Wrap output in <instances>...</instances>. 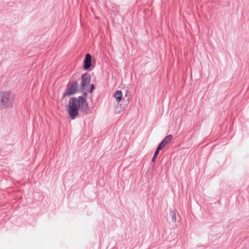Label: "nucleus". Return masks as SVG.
<instances>
[{
    "label": "nucleus",
    "instance_id": "obj_7",
    "mask_svg": "<svg viewBox=\"0 0 249 249\" xmlns=\"http://www.w3.org/2000/svg\"><path fill=\"white\" fill-rule=\"evenodd\" d=\"M113 97L118 103H120L123 97L122 92L120 90L116 91L113 94Z\"/></svg>",
    "mask_w": 249,
    "mask_h": 249
},
{
    "label": "nucleus",
    "instance_id": "obj_9",
    "mask_svg": "<svg viewBox=\"0 0 249 249\" xmlns=\"http://www.w3.org/2000/svg\"><path fill=\"white\" fill-rule=\"evenodd\" d=\"M94 88V86L93 84H92L90 86V90H89V91L90 92H91L92 91V90H93Z\"/></svg>",
    "mask_w": 249,
    "mask_h": 249
},
{
    "label": "nucleus",
    "instance_id": "obj_4",
    "mask_svg": "<svg viewBox=\"0 0 249 249\" xmlns=\"http://www.w3.org/2000/svg\"><path fill=\"white\" fill-rule=\"evenodd\" d=\"M90 81V76L87 74H83L82 76L81 87L82 88H85L86 86H88Z\"/></svg>",
    "mask_w": 249,
    "mask_h": 249
},
{
    "label": "nucleus",
    "instance_id": "obj_10",
    "mask_svg": "<svg viewBox=\"0 0 249 249\" xmlns=\"http://www.w3.org/2000/svg\"><path fill=\"white\" fill-rule=\"evenodd\" d=\"M172 217H173V218L174 219V221H175L176 219V215L175 213H174V212L172 213Z\"/></svg>",
    "mask_w": 249,
    "mask_h": 249
},
{
    "label": "nucleus",
    "instance_id": "obj_6",
    "mask_svg": "<svg viewBox=\"0 0 249 249\" xmlns=\"http://www.w3.org/2000/svg\"><path fill=\"white\" fill-rule=\"evenodd\" d=\"M91 57L89 54H87L84 60V69H88L91 66Z\"/></svg>",
    "mask_w": 249,
    "mask_h": 249
},
{
    "label": "nucleus",
    "instance_id": "obj_8",
    "mask_svg": "<svg viewBox=\"0 0 249 249\" xmlns=\"http://www.w3.org/2000/svg\"><path fill=\"white\" fill-rule=\"evenodd\" d=\"M162 148H162V147H160V145H159V146H158V147H157V150H156V151H155V154H154V155H155V156H157V155L159 154V153L160 150H161V149H162Z\"/></svg>",
    "mask_w": 249,
    "mask_h": 249
},
{
    "label": "nucleus",
    "instance_id": "obj_3",
    "mask_svg": "<svg viewBox=\"0 0 249 249\" xmlns=\"http://www.w3.org/2000/svg\"><path fill=\"white\" fill-rule=\"evenodd\" d=\"M77 85L78 84L76 82L69 85L68 89L64 92L62 98H65L66 96H70L74 94L77 91Z\"/></svg>",
    "mask_w": 249,
    "mask_h": 249
},
{
    "label": "nucleus",
    "instance_id": "obj_11",
    "mask_svg": "<svg viewBox=\"0 0 249 249\" xmlns=\"http://www.w3.org/2000/svg\"><path fill=\"white\" fill-rule=\"evenodd\" d=\"M156 156H155V155H154V156L152 158V160L153 162H154L155 160L156 159Z\"/></svg>",
    "mask_w": 249,
    "mask_h": 249
},
{
    "label": "nucleus",
    "instance_id": "obj_1",
    "mask_svg": "<svg viewBox=\"0 0 249 249\" xmlns=\"http://www.w3.org/2000/svg\"><path fill=\"white\" fill-rule=\"evenodd\" d=\"M84 96L76 98H71L69 100L67 111L71 120H73L77 115L78 108H80L83 111L88 110L89 106L86 99V94Z\"/></svg>",
    "mask_w": 249,
    "mask_h": 249
},
{
    "label": "nucleus",
    "instance_id": "obj_2",
    "mask_svg": "<svg viewBox=\"0 0 249 249\" xmlns=\"http://www.w3.org/2000/svg\"><path fill=\"white\" fill-rule=\"evenodd\" d=\"M14 100V95L10 91H3L0 92V103L3 107H11Z\"/></svg>",
    "mask_w": 249,
    "mask_h": 249
},
{
    "label": "nucleus",
    "instance_id": "obj_5",
    "mask_svg": "<svg viewBox=\"0 0 249 249\" xmlns=\"http://www.w3.org/2000/svg\"><path fill=\"white\" fill-rule=\"evenodd\" d=\"M173 138V136L172 135H169L165 137L163 140L161 141V142L159 144L160 147H162L164 148L166 145H167L168 143H169Z\"/></svg>",
    "mask_w": 249,
    "mask_h": 249
}]
</instances>
